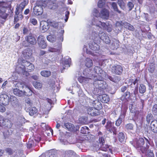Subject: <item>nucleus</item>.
I'll return each instance as SVG.
<instances>
[{
	"mask_svg": "<svg viewBox=\"0 0 157 157\" xmlns=\"http://www.w3.org/2000/svg\"><path fill=\"white\" fill-rule=\"evenodd\" d=\"M97 26L100 28H102L104 29H106L107 27V26L105 23L102 22L101 21H98L97 23Z\"/></svg>",
	"mask_w": 157,
	"mask_h": 157,
	"instance_id": "obj_34",
	"label": "nucleus"
},
{
	"mask_svg": "<svg viewBox=\"0 0 157 157\" xmlns=\"http://www.w3.org/2000/svg\"><path fill=\"white\" fill-rule=\"evenodd\" d=\"M25 86V82H18L15 85L17 89H23Z\"/></svg>",
	"mask_w": 157,
	"mask_h": 157,
	"instance_id": "obj_42",
	"label": "nucleus"
},
{
	"mask_svg": "<svg viewBox=\"0 0 157 157\" xmlns=\"http://www.w3.org/2000/svg\"><path fill=\"white\" fill-rule=\"evenodd\" d=\"M119 43V41H117L113 42L112 44L113 48V49H117L118 48H119L120 46Z\"/></svg>",
	"mask_w": 157,
	"mask_h": 157,
	"instance_id": "obj_47",
	"label": "nucleus"
},
{
	"mask_svg": "<svg viewBox=\"0 0 157 157\" xmlns=\"http://www.w3.org/2000/svg\"><path fill=\"white\" fill-rule=\"evenodd\" d=\"M13 124L8 119L4 118L2 116V119L0 120V126L8 128L12 127Z\"/></svg>",
	"mask_w": 157,
	"mask_h": 157,
	"instance_id": "obj_12",
	"label": "nucleus"
},
{
	"mask_svg": "<svg viewBox=\"0 0 157 157\" xmlns=\"http://www.w3.org/2000/svg\"><path fill=\"white\" fill-rule=\"evenodd\" d=\"M89 130V129L88 127L84 126L81 128L80 132L83 134H86L88 132Z\"/></svg>",
	"mask_w": 157,
	"mask_h": 157,
	"instance_id": "obj_43",
	"label": "nucleus"
},
{
	"mask_svg": "<svg viewBox=\"0 0 157 157\" xmlns=\"http://www.w3.org/2000/svg\"><path fill=\"white\" fill-rule=\"evenodd\" d=\"M9 97L6 94H1L0 95V101L3 105H6L9 101Z\"/></svg>",
	"mask_w": 157,
	"mask_h": 157,
	"instance_id": "obj_16",
	"label": "nucleus"
},
{
	"mask_svg": "<svg viewBox=\"0 0 157 157\" xmlns=\"http://www.w3.org/2000/svg\"><path fill=\"white\" fill-rule=\"evenodd\" d=\"M150 125L151 131L154 132H157V120H153Z\"/></svg>",
	"mask_w": 157,
	"mask_h": 157,
	"instance_id": "obj_24",
	"label": "nucleus"
},
{
	"mask_svg": "<svg viewBox=\"0 0 157 157\" xmlns=\"http://www.w3.org/2000/svg\"><path fill=\"white\" fill-rule=\"evenodd\" d=\"M146 140V147H143V145L144 144V141L142 138H140L138 139H135L133 141L132 144L133 146L136 148H140L141 152L144 153L146 152L147 150L149 148L150 144L148 140L144 138Z\"/></svg>",
	"mask_w": 157,
	"mask_h": 157,
	"instance_id": "obj_2",
	"label": "nucleus"
},
{
	"mask_svg": "<svg viewBox=\"0 0 157 157\" xmlns=\"http://www.w3.org/2000/svg\"><path fill=\"white\" fill-rule=\"evenodd\" d=\"M21 63V66L16 68V70L19 74H24L25 72H31L34 69V65L25 60L23 59Z\"/></svg>",
	"mask_w": 157,
	"mask_h": 157,
	"instance_id": "obj_1",
	"label": "nucleus"
},
{
	"mask_svg": "<svg viewBox=\"0 0 157 157\" xmlns=\"http://www.w3.org/2000/svg\"><path fill=\"white\" fill-rule=\"evenodd\" d=\"M13 94L16 96L20 97L24 96V92H23V91L20 90L17 88L13 89Z\"/></svg>",
	"mask_w": 157,
	"mask_h": 157,
	"instance_id": "obj_26",
	"label": "nucleus"
},
{
	"mask_svg": "<svg viewBox=\"0 0 157 157\" xmlns=\"http://www.w3.org/2000/svg\"><path fill=\"white\" fill-rule=\"evenodd\" d=\"M62 48L61 43L59 44L57 47L56 48H49L48 51L50 52H57L58 53H61Z\"/></svg>",
	"mask_w": 157,
	"mask_h": 157,
	"instance_id": "obj_22",
	"label": "nucleus"
},
{
	"mask_svg": "<svg viewBox=\"0 0 157 157\" xmlns=\"http://www.w3.org/2000/svg\"><path fill=\"white\" fill-rule=\"evenodd\" d=\"M64 30L62 29L58 33L57 36H58V40L59 42H62L63 40V34Z\"/></svg>",
	"mask_w": 157,
	"mask_h": 157,
	"instance_id": "obj_31",
	"label": "nucleus"
},
{
	"mask_svg": "<svg viewBox=\"0 0 157 157\" xmlns=\"http://www.w3.org/2000/svg\"><path fill=\"white\" fill-rule=\"evenodd\" d=\"M74 153L73 151L71 150H69L66 151L65 154L67 156H71Z\"/></svg>",
	"mask_w": 157,
	"mask_h": 157,
	"instance_id": "obj_55",
	"label": "nucleus"
},
{
	"mask_svg": "<svg viewBox=\"0 0 157 157\" xmlns=\"http://www.w3.org/2000/svg\"><path fill=\"white\" fill-rule=\"evenodd\" d=\"M105 3V0H99L98 3V6L100 8L103 7Z\"/></svg>",
	"mask_w": 157,
	"mask_h": 157,
	"instance_id": "obj_49",
	"label": "nucleus"
},
{
	"mask_svg": "<svg viewBox=\"0 0 157 157\" xmlns=\"http://www.w3.org/2000/svg\"><path fill=\"white\" fill-rule=\"evenodd\" d=\"M93 35H94V36H93L92 39L97 43L100 42V40H102L107 44H109L111 42V40L108 35L104 32L99 33L98 35L97 34L95 33H93Z\"/></svg>",
	"mask_w": 157,
	"mask_h": 157,
	"instance_id": "obj_3",
	"label": "nucleus"
},
{
	"mask_svg": "<svg viewBox=\"0 0 157 157\" xmlns=\"http://www.w3.org/2000/svg\"><path fill=\"white\" fill-rule=\"evenodd\" d=\"M16 98L14 96L11 95L10 96V100L11 102L14 103L17 100Z\"/></svg>",
	"mask_w": 157,
	"mask_h": 157,
	"instance_id": "obj_58",
	"label": "nucleus"
},
{
	"mask_svg": "<svg viewBox=\"0 0 157 157\" xmlns=\"http://www.w3.org/2000/svg\"><path fill=\"white\" fill-rule=\"evenodd\" d=\"M124 27L125 28L128 29L131 31H133L134 30V28L133 25L127 22H125L123 24Z\"/></svg>",
	"mask_w": 157,
	"mask_h": 157,
	"instance_id": "obj_33",
	"label": "nucleus"
},
{
	"mask_svg": "<svg viewBox=\"0 0 157 157\" xmlns=\"http://www.w3.org/2000/svg\"><path fill=\"white\" fill-rule=\"evenodd\" d=\"M117 137L119 141L121 142H124L125 140V135L123 132H119L118 134Z\"/></svg>",
	"mask_w": 157,
	"mask_h": 157,
	"instance_id": "obj_35",
	"label": "nucleus"
},
{
	"mask_svg": "<svg viewBox=\"0 0 157 157\" xmlns=\"http://www.w3.org/2000/svg\"><path fill=\"white\" fill-rule=\"evenodd\" d=\"M152 59H153V61L152 62H151L150 63L149 67L148 69V70L149 72L151 73H154L155 68V63L154 58H153Z\"/></svg>",
	"mask_w": 157,
	"mask_h": 157,
	"instance_id": "obj_25",
	"label": "nucleus"
},
{
	"mask_svg": "<svg viewBox=\"0 0 157 157\" xmlns=\"http://www.w3.org/2000/svg\"><path fill=\"white\" fill-rule=\"evenodd\" d=\"M28 2L26 1H24L23 2H21L19 5V6L18 7L19 9L21 10V12L22 13L23 10L25 7L28 4Z\"/></svg>",
	"mask_w": 157,
	"mask_h": 157,
	"instance_id": "obj_40",
	"label": "nucleus"
},
{
	"mask_svg": "<svg viewBox=\"0 0 157 157\" xmlns=\"http://www.w3.org/2000/svg\"><path fill=\"white\" fill-rule=\"evenodd\" d=\"M6 110L5 107L0 104V112L2 113L4 112Z\"/></svg>",
	"mask_w": 157,
	"mask_h": 157,
	"instance_id": "obj_62",
	"label": "nucleus"
},
{
	"mask_svg": "<svg viewBox=\"0 0 157 157\" xmlns=\"http://www.w3.org/2000/svg\"><path fill=\"white\" fill-rule=\"evenodd\" d=\"M126 111L122 110L118 119L116 121L115 124L117 126H119L121 124L122 119L124 118L126 115Z\"/></svg>",
	"mask_w": 157,
	"mask_h": 157,
	"instance_id": "obj_17",
	"label": "nucleus"
},
{
	"mask_svg": "<svg viewBox=\"0 0 157 157\" xmlns=\"http://www.w3.org/2000/svg\"><path fill=\"white\" fill-rule=\"evenodd\" d=\"M99 143L101 144V146H104L105 143L104 138L102 136L100 137L99 139Z\"/></svg>",
	"mask_w": 157,
	"mask_h": 157,
	"instance_id": "obj_54",
	"label": "nucleus"
},
{
	"mask_svg": "<svg viewBox=\"0 0 157 157\" xmlns=\"http://www.w3.org/2000/svg\"><path fill=\"white\" fill-rule=\"evenodd\" d=\"M152 112L154 115H157V104L154 105L152 108Z\"/></svg>",
	"mask_w": 157,
	"mask_h": 157,
	"instance_id": "obj_48",
	"label": "nucleus"
},
{
	"mask_svg": "<svg viewBox=\"0 0 157 157\" xmlns=\"http://www.w3.org/2000/svg\"><path fill=\"white\" fill-rule=\"evenodd\" d=\"M50 25L51 27L57 29L59 27V23L55 21L50 22Z\"/></svg>",
	"mask_w": 157,
	"mask_h": 157,
	"instance_id": "obj_46",
	"label": "nucleus"
},
{
	"mask_svg": "<svg viewBox=\"0 0 157 157\" xmlns=\"http://www.w3.org/2000/svg\"><path fill=\"white\" fill-rule=\"evenodd\" d=\"M127 5L129 8V10H132L134 6V4L131 2H129Z\"/></svg>",
	"mask_w": 157,
	"mask_h": 157,
	"instance_id": "obj_59",
	"label": "nucleus"
},
{
	"mask_svg": "<svg viewBox=\"0 0 157 157\" xmlns=\"http://www.w3.org/2000/svg\"><path fill=\"white\" fill-rule=\"evenodd\" d=\"M107 130L110 132H113V134L116 135L117 134V129L114 126V124L110 121H108L105 126Z\"/></svg>",
	"mask_w": 157,
	"mask_h": 157,
	"instance_id": "obj_11",
	"label": "nucleus"
},
{
	"mask_svg": "<svg viewBox=\"0 0 157 157\" xmlns=\"http://www.w3.org/2000/svg\"><path fill=\"white\" fill-rule=\"evenodd\" d=\"M33 85L35 88L38 89L41 88L42 86V84L41 83L38 82H34L33 83Z\"/></svg>",
	"mask_w": 157,
	"mask_h": 157,
	"instance_id": "obj_44",
	"label": "nucleus"
},
{
	"mask_svg": "<svg viewBox=\"0 0 157 157\" xmlns=\"http://www.w3.org/2000/svg\"><path fill=\"white\" fill-rule=\"evenodd\" d=\"M147 156L148 157H154V154L153 152L150 150L148 151Z\"/></svg>",
	"mask_w": 157,
	"mask_h": 157,
	"instance_id": "obj_61",
	"label": "nucleus"
},
{
	"mask_svg": "<svg viewBox=\"0 0 157 157\" xmlns=\"http://www.w3.org/2000/svg\"><path fill=\"white\" fill-rule=\"evenodd\" d=\"M146 86L143 84H140L139 87V91L140 94H143L146 91Z\"/></svg>",
	"mask_w": 157,
	"mask_h": 157,
	"instance_id": "obj_32",
	"label": "nucleus"
},
{
	"mask_svg": "<svg viewBox=\"0 0 157 157\" xmlns=\"http://www.w3.org/2000/svg\"><path fill=\"white\" fill-rule=\"evenodd\" d=\"M112 72L116 75H121L123 71V68L121 66L119 65H114L112 67Z\"/></svg>",
	"mask_w": 157,
	"mask_h": 157,
	"instance_id": "obj_10",
	"label": "nucleus"
},
{
	"mask_svg": "<svg viewBox=\"0 0 157 157\" xmlns=\"http://www.w3.org/2000/svg\"><path fill=\"white\" fill-rule=\"evenodd\" d=\"M93 35H94V36H93L92 39L97 43L100 42V40H102L107 44H109L111 42V40L108 35L104 32L99 33L98 35L97 34L95 33H93Z\"/></svg>",
	"mask_w": 157,
	"mask_h": 157,
	"instance_id": "obj_6",
	"label": "nucleus"
},
{
	"mask_svg": "<svg viewBox=\"0 0 157 157\" xmlns=\"http://www.w3.org/2000/svg\"><path fill=\"white\" fill-rule=\"evenodd\" d=\"M90 103L91 105L98 110H100L102 108L101 103L98 100H91V101Z\"/></svg>",
	"mask_w": 157,
	"mask_h": 157,
	"instance_id": "obj_14",
	"label": "nucleus"
},
{
	"mask_svg": "<svg viewBox=\"0 0 157 157\" xmlns=\"http://www.w3.org/2000/svg\"><path fill=\"white\" fill-rule=\"evenodd\" d=\"M47 0H39L37 1L36 3V6L39 7L44 6H46V2Z\"/></svg>",
	"mask_w": 157,
	"mask_h": 157,
	"instance_id": "obj_37",
	"label": "nucleus"
},
{
	"mask_svg": "<svg viewBox=\"0 0 157 157\" xmlns=\"http://www.w3.org/2000/svg\"><path fill=\"white\" fill-rule=\"evenodd\" d=\"M109 148V146L108 145H105V146H101L100 149L101 150L106 151H107V149Z\"/></svg>",
	"mask_w": 157,
	"mask_h": 157,
	"instance_id": "obj_56",
	"label": "nucleus"
},
{
	"mask_svg": "<svg viewBox=\"0 0 157 157\" xmlns=\"http://www.w3.org/2000/svg\"><path fill=\"white\" fill-rule=\"evenodd\" d=\"M5 4L4 2L0 3V17L4 19H6L8 16L6 12L7 8V6H4Z\"/></svg>",
	"mask_w": 157,
	"mask_h": 157,
	"instance_id": "obj_8",
	"label": "nucleus"
},
{
	"mask_svg": "<svg viewBox=\"0 0 157 157\" xmlns=\"http://www.w3.org/2000/svg\"><path fill=\"white\" fill-rule=\"evenodd\" d=\"M109 16V13L108 10L105 8L103 9L101 11L99 16L103 19H108Z\"/></svg>",
	"mask_w": 157,
	"mask_h": 157,
	"instance_id": "obj_18",
	"label": "nucleus"
},
{
	"mask_svg": "<svg viewBox=\"0 0 157 157\" xmlns=\"http://www.w3.org/2000/svg\"><path fill=\"white\" fill-rule=\"evenodd\" d=\"M93 65L92 60L89 58H87L85 60V65L87 67H91Z\"/></svg>",
	"mask_w": 157,
	"mask_h": 157,
	"instance_id": "obj_30",
	"label": "nucleus"
},
{
	"mask_svg": "<svg viewBox=\"0 0 157 157\" xmlns=\"http://www.w3.org/2000/svg\"><path fill=\"white\" fill-rule=\"evenodd\" d=\"M25 102L27 104L31 106L33 105L32 102L29 98H27L25 100Z\"/></svg>",
	"mask_w": 157,
	"mask_h": 157,
	"instance_id": "obj_64",
	"label": "nucleus"
},
{
	"mask_svg": "<svg viewBox=\"0 0 157 157\" xmlns=\"http://www.w3.org/2000/svg\"><path fill=\"white\" fill-rule=\"evenodd\" d=\"M153 116L151 113H148L146 117V121L149 124L151 121L152 119Z\"/></svg>",
	"mask_w": 157,
	"mask_h": 157,
	"instance_id": "obj_50",
	"label": "nucleus"
},
{
	"mask_svg": "<svg viewBox=\"0 0 157 157\" xmlns=\"http://www.w3.org/2000/svg\"><path fill=\"white\" fill-rule=\"evenodd\" d=\"M32 51L29 48H27L24 50L22 52L24 57L29 58L32 55Z\"/></svg>",
	"mask_w": 157,
	"mask_h": 157,
	"instance_id": "obj_21",
	"label": "nucleus"
},
{
	"mask_svg": "<svg viewBox=\"0 0 157 157\" xmlns=\"http://www.w3.org/2000/svg\"><path fill=\"white\" fill-rule=\"evenodd\" d=\"M6 151L9 155H11L13 153L12 150L10 148H6Z\"/></svg>",
	"mask_w": 157,
	"mask_h": 157,
	"instance_id": "obj_63",
	"label": "nucleus"
},
{
	"mask_svg": "<svg viewBox=\"0 0 157 157\" xmlns=\"http://www.w3.org/2000/svg\"><path fill=\"white\" fill-rule=\"evenodd\" d=\"M70 14V12L69 11H66L65 13V22H67L69 17V15Z\"/></svg>",
	"mask_w": 157,
	"mask_h": 157,
	"instance_id": "obj_60",
	"label": "nucleus"
},
{
	"mask_svg": "<svg viewBox=\"0 0 157 157\" xmlns=\"http://www.w3.org/2000/svg\"><path fill=\"white\" fill-rule=\"evenodd\" d=\"M45 40V37L41 35L39 36L38 37L37 41L39 46L42 49L45 48L47 46V44Z\"/></svg>",
	"mask_w": 157,
	"mask_h": 157,
	"instance_id": "obj_13",
	"label": "nucleus"
},
{
	"mask_svg": "<svg viewBox=\"0 0 157 157\" xmlns=\"http://www.w3.org/2000/svg\"><path fill=\"white\" fill-rule=\"evenodd\" d=\"M29 114L31 116H33L37 114L38 109L35 107H33L29 108Z\"/></svg>",
	"mask_w": 157,
	"mask_h": 157,
	"instance_id": "obj_27",
	"label": "nucleus"
},
{
	"mask_svg": "<svg viewBox=\"0 0 157 157\" xmlns=\"http://www.w3.org/2000/svg\"><path fill=\"white\" fill-rule=\"evenodd\" d=\"M93 35H94V36H93L92 39L97 43L100 42V40H102L107 44H109L111 42V40L108 35L104 32L99 33L98 35L97 34L95 33H93Z\"/></svg>",
	"mask_w": 157,
	"mask_h": 157,
	"instance_id": "obj_5",
	"label": "nucleus"
},
{
	"mask_svg": "<svg viewBox=\"0 0 157 157\" xmlns=\"http://www.w3.org/2000/svg\"><path fill=\"white\" fill-rule=\"evenodd\" d=\"M143 112L142 111L136 110L134 112L133 118L135 120L137 121L138 120H140V118H143Z\"/></svg>",
	"mask_w": 157,
	"mask_h": 157,
	"instance_id": "obj_19",
	"label": "nucleus"
},
{
	"mask_svg": "<svg viewBox=\"0 0 157 157\" xmlns=\"http://www.w3.org/2000/svg\"><path fill=\"white\" fill-rule=\"evenodd\" d=\"M78 80L80 83H82L86 80V78L82 76L79 77L78 78Z\"/></svg>",
	"mask_w": 157,
	"mask_h": 157,
	"instance_id": "obj_57",
	"label": "nucleus"
},
{
	"mask_svg": "<svg viewBox=\"0 0 157 157\" xmlns=\"http://www.w3.org/2000/svg\"><path fill=\"white\" fill-rule=\"evenodd\" d=\"M25 40L29 45L33 46L37 43V40L32 33H30L25 37Z\"/></svg>",
	"mask_w": 157,
	"mask_h": 157,
	"instance_id": "obj_9",
	"label": "nucleus"
},
{
	"mask_svg": "<svg viewBox=\"0 0 157 157\" xmlns=\"http://www.w3.org/2000/svg\"><path fill=\"white\" fill-rule=\"evenodd\" d=\"M102 102L104 103H107L110 100L109 96L108 95L104 94L102 95Z\"/></svg>",
	"mask_w": 157,
	"mask_h": 157,
	"instance_id": "obj_38",
	"label": "nucleus"
},
{
	"mask_svg": "<svg viewBox=\"0 0 157 157\" xmlns=\"http://www.w3.org/2000/svg\"><path fill=\"white\" fill-rule=\"evenodd\" d=\"M134 126V125L132 124L129 123L126 124L124 128L127 130L130 131L133 129Z\"/></svg>",
	"mask_w": 157,
	"mask_h": 157,
	"instance_id": "obj_41",
	"label": "nucleus"
},
{
	"mask_svg": "<svg viewBox=\"0 0 157 157\" xmlns=\"http://www.w3.org/2000/svg\"><path fill=\"white\" fill-rule=\"evenodd\" d=\"M132 95L129 91H127L124 93L120 98V100L124 102H127L131 99L130 96Z\"/></svg>",
	"mask_w": 157,
	"mask_h": 157,
	"instance_id": "obj_15",
	"label": "nucleus"
},
{
	"mask_svg": "<svg viewBox=\"0 0 157 157\" xmlns=\"http://www.w3.org/2000/svg\"><path fill=\"white\" fill-rule=\"evenodd\" d=\"M98 75L96 76V78L95 79V81L94 82V84L98 83V86L100 84L98 82V81H102L104 80V78L103 77L100 75L101 74H98Z\"/></svg>",
	"mask_w": 157,
	"mask_h": 157,
	"instance_id": "obj_36",
	"label": "nucleus"
},
{
	"mask_svg": "<svg viewBox=\"0 0 157 157\" xmlns=\"http://www.w3.org/2000/svg\"><path fill=\"white\" fill-rule=\"evenodd\" d=\"M95 42H94L90 43L89 44V48L93 51L98 50L100 49V47Z\"/></svg>",
	"mask_w": 157,
	"mask_h": 157,
	"instance_id": "obj_23",
	"label": "nucleus"
},
{
	"mask_svg": "<svg viewBox=\"0 0 157 157\" xmlns=\"http://www.w3.org/2000/svg\"><path fill=\"white\" fill-rule=\"evenodd\" d=\"M112 6L113 7L114 10L118 13H121V12L118 10L117 4L116 3L114 2H113L112 3Z\"/></svg>",
	"mask_w": 157,
	"mask_h": 157,
	"instance_id": "obj_45",
	"label": "nucleus"
},
{
	"mask_svg": "<svg viewBox=\"0 0 157 157\" xmlns=\"http://www.w3.org/2000/svg\"><path fill=\"white\" fill-rule=\"evenodd\" d=\"M29 22L34 25H36L37 24V21L35 18H31L30 19Z\"/></svg>",
	"mask_w": 157,
	"mask_h": 157,
	"instance_id": "obj_52",
	"label": "nucleus"
},
{
	"mask_svg": "<svg viewBox=\"0 0 157 157\" xmlns=\"http://www.w3.org/2000/svg\"><path fill=\"white\" fill-rule=\"evenodd\" d=\"M94 69L96 73L97 74H101V73L100 72L101 69L98 66H95L94 67Z\"/></svg>",
	"mask_w": 157,
	"mask_h": 157,
	"instance_id": "obj_53",
	"label": "nucleus"
},
{
	"mask_svg": "<svg viewBox=\"0 0 157 157\" xmlns=\"http://www.w3.org/2000/svg\"><path fill=\"white\" fill-rule=\"evenodd\" d=\"M86 111L87 113L92 117H95L104 113L102 111L98 110L94 107H90L87 108Z\"/></svg>",
	"mask_w": 157,
	"mask_h": 157,
	"instance_id": "obj_7",
	"label": "nucleus"
},
{
	"mask_svg": "<svg viewBox=\"0 0 157 157\" xmlns=\"http://www.w3.org/2000/svg\"><path fill=\"white\" fill-rule=\"evenodd\" d=\"M113 82L118 83L121 79V77L116 75L113 76Z\"/></svg>",
	"mask_w": 157,
	"mask_h": 157,
	"instance_id": "obj_51",
	"label": "nucleus"
},
{
	"mask_svg": "<svg viewBox=\"0 0 157 157\" xmlns=\"http://www.w3.org/2000/svg\"><path fill=\"white\" fill-rule=\"evenodd\" d=\"M24 92V96H29L32 94L33 92L31 89L28 87L26 86V89Z\"/></svg>",
	"mask_w": 157,
	"mask_h": 157,
	"instance_id": "obj_29",
	"label": "nucleus"
},
{
	"mask_svg": "<svg viewBox=\"0 0 157 157\" xmlns=\"http://www.w3.org/2000/svg\"><path fill=\"white\" fill-rule=\"evenodd\" d=\"M33 12L37 16L40 15L43 12V9L42 7L35 6L33 8Z\"/></svg>",
	"mask_w": 157,
	"mask_h": 157,
	"instance_id": "obj_20",
	"label": "nucleus"
},
{
	"mask_svg": "<svg viewBox=\"0 0 157 157\" xmlns=\"http://www.w3.org/2000/svg\"><path fill=\"white\" fill-rule=\"evenodd\" d=\"M93 35H94V36H93L92 39L97 43L100 42V40H102L107 44H109L111 42V40L108 35L104 32L99 33L98 35L97 34L95 33H93Z\"/></svg>",
	"mask_w": 157,
	"mask_h": 157,
	"instance_id": "obj_4",
	"label": "nucleus"
},
{
	"mask_svg": "<svg viewBox=\"0 0 157 157\" xmlns=\"http://www.w3.org/2000/svg\"><path fill=\"white\" fill-rule=\"evenodd\" d=\"M64 126L65 128L67 129L69 131H72L75 129V127L73 124L69 122L65 123Z\"/></svg>",
	"mask_w": 157,
	"mask_h": 157,
	"instance_id": "obj_28",
	"label": "nucleus"
},
{
	"mask_svg": "<svg viewBox=\"0 0 157 157\" xmlns=\"http://www.w3.org/2000/svg\"><path fill=\"white\" fill-rule=\"evenodd\" d=\"M40 74L44 77H48L51 75V72L50 71L43 70L41 71Z\"/></svg>",
	"mask_w": 157,
	"mask_h": 157,
	"instance_id": "obj_39",
	"label": "nucleus"
}]
</instances>
